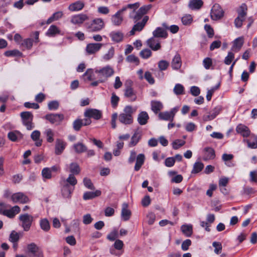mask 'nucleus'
<instances>
[{"label": "nucleus", "instance_id": "obj_1", "mask_svg": "<svg viewBox=\"0 0 257 257\" xmlns=\"http://www.w3.org/2000/svg\"><path fill=\"white\" fill-rule=\"evenodd\" d=\"M135 111L131 105H126L124 107L123 111L119 115L117 113H114L111 116V124L113 128L116 127V120L118 117L119 121L124 125H131L133 123L134 118L133 114Z\"/></svg>", "mask_w": 257, "mask_h": 257}, {"label": "nucleus", "instance_id": "obj_2", "mask_svg": "<svg viewBox=\"0 0 257 257\" xmlns=\"http://www.w3.org/2000/svg\"><path fill=\"white\" fill-rule=\"evenodd\" d=\"M140 3L137 2L132 4H128L122 7L120 10L118 11L114 15H112L111 18V22L113 25L118 26L121 25L123 18L122 15L123 13L128 9H133L134 12L140 7Z\"/></svg>", "mask_w": 257, "mask_h": 257}, {"label": "nucleus", "instance_id": "obj_3", "mask_svg": "<svg viewBox=\"0 0 257 257\" xmlns=\"http://www.w3.org/2000/svg\"><path fill=\"white\" fill-rule=\"evenodd\" d=\"M94 73L97 78H99L100 82H104L114 74V71L111 66L107 65L100 69H95Z\"/></svg>", "mask_w": 257, "mask_h": 257}, {"label": "nucleus", "instance_id": "obj_4", "mask_svg": "<svg viewBox=\"0 0 257 257\" xmlns=\"http://www.w3.org/2000/svg\"><path fill=\"white\" fill-rule=\"evenodd\" d=\"M23 124L26 126L28 131H31L35 127L33 122V115L30 111H23L20 113Z\"/></svg>", "mask_w": 257, "mask_h": 257}, {"label": "nucleus", "instance_id": "obj_5", "mask_svg": "<svg viewBox=\"0 0 257 257\" xmlns=\"http://www.w3.org/2000/svg\"><path fill=\"white\" fill-rule=\"evenodd\" d=\"M26 252L29 257H44L42 249L34 242L27 244Z\"/></svg>", "mask_w": 257, "mask_h": 257}, {"label": "nucleus", "instance_id": "obj_6", "mask_svg": "<svg viewBox=\"0 0 257 257\" xmlns=\"http://www.w3.org/2000/svg\"><path fill=\"white\" fill-rule=\"evenodd\" d=\"M86 27L89 32H98L104 28V23L102 19L96 18L94 19L90 23L86 24Z\"/></svg>", "mask_w": 257, "mask_h": 257}, {"label": "nucleus", "instance_id": "obj_7", "mask_svg": "<svg viewBox=\"0 0 257 257\" xmlns=\"http://www.w3.org/2000/svg\"><path fill=\"white\" fill-rule=\"evenodd\" d=\"M151 8L152 6L151 5L142 6L138 10L134 16H133L132 13H131L130 18L133 19L134 23H136L142 19H143Z\"/></svg>", "mask_w": 257, "mask_h": 257}, {"label": "nucleus", "instance_id": "obj_8", "mask_svg": "<svg viewBox=\"0 0 257 257\" xmlns=\"http://www.w3.org/2000/svg\"><path fill=\"white\" fill-rule=\"evenodd\" d=\"M224 16V11L221 6L218 4H215L210 12L211 19L213 21L220 20Z\"/></svg>", "mask_w": 257, "mask_h": 257}, {"label": "nucleus", "instance_id": "obj_9", "mask_svg": "<svg viewBox=\"0 0 257 257\" xmlns=\"http://www.w3.org/2000/svg\"><path fill=\"white\" fill-rule=\"evenodd\" d=\"M241 10L238 13V17L234 20L235 26L237 28H240L242 25V22L244 21L246 16L247 8L245 5H242L240 7Z\"/></svg>", "mask_w": 257, "mask_h": 257}, {"label": "nucleus", "instance_id": "obj_10", "mask_svg": "<svg viewBox=\"0 0 257 257\" xmlns=\"http://www.w3.org/2000/svg\"><path fill=\"white\" fill-rule=\"evenodd\" d=\"M45 118L52 124H59L64 118L63 114L50 113L45 116Z\"/></svg>", "mask_w": 257, "mask_h": 257}, {"label": "nucleus", "instance_id": "obj_11", "mask_svg": "<svg viewBox=\"0 0 257 257\" xmlns=\"http://www.w3.org/2000/svg\"><path fill=\"white\" fill-rule=\"evenodd\" d=\"M20 220L22 222V226L25 231H28L31 226L33 217L28 214H22L19 216Z\"/></svg>", "mask_w": 257, "mask_h": 257}, {"label": "nucleus", "instance_id": "obj_12", "mask_svg": "<svg viewBox=\"0 0 257 257\" xmlns=\"http://www.w3.org/2000/svg\"><path fill=\"white\" fill-rule=\"evenodd\" d=\"M103 44L99 43H90L86 45L85 51L87 54L93 55L98 52Z\"/></svg>", "mask_w": 257, "mask_h": 257}, {"label": "nucleus", "instance_id": "obj_13", "mask_svg": "<svg viewBox=\"0 0 257 257\" xmlns=\"http://www.w3.org/2000/svg\"><path fill=\"white\" fill-rule=\"evenodd\" d=\"M148 20L149 17L145 16L143 17V19L141 22L138 21L136 22V24L133 26L132 29L130 32V35H134L136 31H141L144 28Z\"/></svg>", "mask_w": 257, "mask_h": 257}, {"label": "nucleus", "instance_id": "obj_14", "mask_svg": "<svg viewBox=\"0 0 257 257\" xmlns=\"http://www.w3.org/2000/svg\"><path fill=\"white\" fill-rule=\"evenodd\" d=\"M84 115L86 117L92 118L96 120L99 119L102 116L101 111L94 108L87 109L84 113Z\"/></svg>", "mask_w": 257, "mask_h": 257}, {"label": "nucleus", "instance_id": "obj_15", "mask_svg": "<svg viewBox=\"0 0 257 257\" xmlns=\"http://www.w3.org/2000/svg\"><path fill=\"white\" fill-rule=\"evenodd\" d=\"M11 199L14 203H26L29 201V198L22 192L13 194L11 196Z\"/></svg>", "mask_w": 257, "mask_h": 257}, {"label": "nucleus", "instance_id": "obj_16", "mask_svg": "<svg viewBox=\"0 0 257 257\" xmlns=\"http://www.w3.org/2000/svg\"><path fill=\"white\" fill-rule=\"evenodd\" d=\"M148 46L153 51H158L161 48L160 41L154 36L147 41Z\"/></svg>", "mask_w": 257, "mask_h": 257}, {"label": "nucleus", "instance_id": "obj_17", "mask_svg": "<svg viewBox=\"0 0 257 257\" xmlns=\"http://www.w3.org/2000/svg\"><path fill=\"white\" fill-rule=\"evenodd\" d=\"M88 19V17L86 15L80 14L73 16L71 19V22L74 24H81Z\"/></svg>", "mask_w": 257, "mask_h": 257}, {"label": "nucleus", "instance_id": "obj_18", "mask_svg": "<svg viewBox=\"0 0 257 257\" xmlns=\"http://www.w3.org/2000/svg\"><path fill=\"white\" fill-rule=\"evenodd\" d=\"M66 143L61 139H57L55 152L56 155H60L65 148Z\"/></svg>", "mask_w": 257, "mask_h": 257}, {"label": "nucleus", "instance_id": "obj_19", "mask_svg": "<svg viewBox=\"0 0 257 257\" xmlns=\"http://www.w3.org/2000/svg\"><path fill=\"white\" fill-rule=\"evenodd\" d=\"M23 137V134L18 131H11L8 134V138L12 142H17L22 139Z\"/></svg>", "mask_w": 257, "mask_h": 257}, {"label": "nucleus", "instance_id": "obj_20", "mask_svg": "<svg viewBox=\"0 0 257 257\" xmlns=\"http://www.w3.org/2000/svg\"><path fill=\"white\" fill-rule=\"evenodd\" d=\"M149 116L146 111H141L139 113L137 117L138 123L142 125H145L147 123Z\"/></svg>", "mask_w": 257, "mask_h": 257}, {"label": "nucleus", "instance_id": "obj_21", "mask_svg": "<svg viewBox=\"0 0 257 257\" xmlns=\"http://www.w3.org/2000/svg\"><path fill=\"white\" fill-rule=\"evenodd\" d=\"M153 35L154 37L157 38H166L168 36L167 31L163 29V28L158 27L153 32Z\"/></svg>", "mask_w": 257, "mask_h": 257}, {"label": "nucleus", "instance_id": "obj_22", "mask_svg": "<svg viewBox=\"0 0 257 257\" xmlns=\"http://www.w3.org/2000/svg\"><path fill=\"white\" fill-rule=\"evenodd\" d=\"M73 188H72L68 184H64L61 189L62 195L65 198H71Z\"/></svg>", "mask_w": 257, "mask_h": 257}, {"label": "nucleus", "instance_id": "obj_23", "mask_svg": "<svg viewBox=\"0 0 257 257\" xmlns=\"http://www.w3.org/2000/svg\"><path fill=\"white\" fill-rule=\"evenodd\" d=\"M182 65V61L180 55L177 53L173 58L171 66L174 70L179 69Z\"/></svg>", "mask_w": 257, "mask_h": 257}, {"label": "nucleus", "instance_id": "obj_24", "mask_svg": "<svg viewBox=\"0 0 257 257\" xmlns=\"http://www.w3.org/2000/svg\"><path fill=\"white\" fill-rule=\"evenodd\" d=\"M131 215V211L128 209V204L126 203H124L122 206V210L121 215L122 219L124 221L128 220Z\"/></svg>", "mask_w": 257, "mask_h": 257}, {"label": "nucleus", "instance_id": "obj_25", "mask_svg": "<svg viewBox=\"0 0 257 257\" xmlns=\"http://www.w3.org/2000/svg\"><path fill=\"white\" fill-rule=\"evenodd\" d=\"M236 131L243 137H247L250 135L249 128L246 125L242 124H238L236 127Z\"/></svg>", "mask_w": 257, "mask_h": 257}, {"label": "nucleus", "instance_id": "obj_26", "mask_svg": "<svg viewBox=\"0 0 257 257\" xmlns=\"http://www.w3.org/2000/svg\"><path fill=\"white\" fill-rule=\"evenodd\" d=\"M152 110L156 114L160 112L163 108L162 103L158 100H152L151 101Z\"/></svg>", "mask_w": 257, "mask_h": 257}, {"label": "nucleus", "instance_id": "obj_27", "mask_svg": "<svg viewBox=\"0 0 257 257\" xmlns=\"http://www.w3.org/2000/svg\"><path fill=\"white\" fill-rule=\"evenodd\" d=\"M20 208L16 205L10 209H6L4 215L9 218H13L16 214L20 212Z\"/></svg>", "mask_w": 257, "mask_h": 257}, {"label": "nucleus", "instance_id": "obj_28", "mask_svg": "<svg viewBox=\"0 0 257 257\" xmlns=\"http://www.w3.org/2000/svg\"><path fill=\"white\" fill-rule=\"evenodd\" d=\"M100 190H96L94 192L87 191L84 193L83 198L84 200H87L93 199L96 197H98L101 195Z\"/></svg>", "mask_w": 257, "mask_h": 257}, {"label": "nucleus", "instance_id": "obj_29", "mask_svg": "<svg viewBox=\"0 0 257 257\" xmlns=\"http://www.w3.org/2000/svg\"><path fill=\"white\" fill-rule=\"evenodd\" d=\"M145 157L143 154H139L136 158V163L134 169L136 171H138L144 164L145 162Z\"/></svg>", "mask_w": 257, "mask_h": 257}, {"label": "nucleus", "instance_id": "obj_30", "mask_svg": "<svg viewBox=\"0 0 257 257\" xmlns=\"http://www.w3.org/2000/svg\"><path fill=\"white\" fill-rule=\"evenodd\" d=\"M203 5V2L202 0H190L188 7L191 10H199Z\"/></svg>", "mask_w": 257, "mask_h": 257}, {"label": "nucleus", "instance_id": "obj_31", "mask_svg": "<svg viewBox=\"0 0 257 257\" xmlns=\"http://www.w3.org/2000/svg\"><path fill=\"white\" fill-rule=\"evenodd\" d=\"M40 131L36 130L33 131L31 135V139L35 142V145L37 147L42 145V140L40 139Z\"/></svg>", "mask_w": 257, "mask_h": 257}, {"label": "nucleus", "instance_id": "obj_32", "mask_svg": "<svg viewBox=\"0 0 257 257\" xmlns=\"http://www.w3.org/2000/svg\"><path fill=\"white\" fill-rule=\"evenodd\" d=\"M109 36L112 40L116 43L121 41L123 37V34L119 31L112 32L110 33Z\"/></svg>", "mask_w": 257, "mask_h": 257}, {"label": "nucleus", "instance_id": "obj_33", "mask_svg": "<svg viewBox=\"0 0 257 257\" xmlns=\"http://www.w3.org/2000/svg\"><path fill=\"white\" fill-rule=\"evenodd\" d=\"M205 155L204 157V160L213 159L215 158V151L211 148H206L204 149Z\"/></svg>", "mask_w": 257, "mask_h": 257}, {"label": "nucleus", "instance_id": "obj_34", "mask_svg": "<svg viewBox=\"0 0 257 257\" xmlns=\"http://www.w3.org/2000/svg\"><path fill=\"white\" fill-rule=\"evenodd\" d=\"M84 6V4L81 1H77L71 4L69 7V10L71 11H78L81 10Z\"/></svg>", "mask_w": 257, "mask_h": 257}, {"label": "nucleus", "instance_id": "obj_35", "mask_svg": "<svg viewBox=\"0 0 257 257\" xmlns=\"http://www.w3.org/2000/svg\"><path fill=\"white\" fill-rule=\"evenodd\" d=\"M125 96L131 99L132 101L136 100L137 96L134 91L133 89L131 87H127L124 92Z\"/></svg>", "mask_w": 257, "mask_h": 257}, {"label": "nucleus", "instance_id": "obj_36", "mask_svg": "<svg viewBox=\"0 0 257 257\" xmlns=\"http://www.w3.org/2000/svg\"><path fill=\"white\" fill-rule=\"evenodd\" d=\"M243 44L242 37H239L234 41L232 50L237 52L240 50Z\"/></svg>", "mask_w": 257, "mask_h": 257}, {"label": "nucleus", "instance_id": "obj_37", "mask_svg": "<svg viewBox=\"0 0 257 257\" xmlns=\"http://www.w3.org/2000/svg\"><path fill=\"white\" fill-rule=\"evenodd\" d=\"M141 137V136L139 132H135L128 144L129 147H132L136 146L140 140Z\"/></svg>", "mask_w": 257, "mask_h": 257}, {"label": "nucleus", "instance_id": "obj_38", "mask_svg": "<svg viewBox=\"0 0 257 257\" xmlns=\"http://www.w3.org/2000/svg\"><path fill=\"white\" fill-rule=\"evenodd\" d=\"M60 33V31L58 28L55 25H51L49 29L48 30L46 35L49 37H53L56 34H59Z\"/></svg>", "mask_w": 257, "mask_h": 257}, {"label": "nucleus", "instance_id": "obj_39", "mask_svg": "<svg viewBox=\"0 0 257 257\" xmlns=\"http://www.w3.org/2000/svg\"><path fill=\"white\" fill-rule=\"evenodd\" d=\"M73 147L75 152L78 154L83 153L87 150V147L82 143H77L75 144Z\"/></svg>", "mask_w": 257, "mask_h": 257}, {"label": "nucleus", "instance_id": "obj_40", "mask_svg": "<svg viewBox=\"0 0 257 257\" xmlns=\"http://www.w3.org/2000/svg\"><path fill=\"white\" fill-rule=\"evenodd\" d=\"M69 172L71 173L70 174H73L74 175H78L80 172V169L76 163H72L69 166Z\"/></svg>", "mask_w": 257, "mask_h": 257}, {"label": "nucleus", "instance_id": "obj_41", "mask_svg": "<svg viewBox=\"0 0 257 257\" xmlns=\"http://www.w3.org/2000/svg\"><path fill=\"white\" fill-rule=\"evenodd\" d=\"M40 226L41 228L45 232L48 231L50 229L49 222L46 218L41 219L40 220Z\"/></svg>", "mask_w": 257, "mask_h": 257}, {"label": "nucleus", "instance_id": "obj_42", "mask_svg": "<svg viewBox=\"0 0 257 257\" xmlns=\"http://www.w3.org/2000/svg\"><path fill=\"white\" fill-rule=\"evenodd\" d=\"M77 183V179L73 174H69L68 177L64 181V184H68L69 186H74Z\"/></svg>", "mask_w": 257, "mask_h": 257}, {"label": "nucleus", "instance_id": "obj_43", "mask_svg": "<svg viewBox=\"0 0 257 257\" xmlns=\"http://www.w3.org/2000/svg\"><path fill=\"white\" fill-rule=\"evenodd\" d=\"M159 117L160 119L165 120L173 121V118L171 116L169 111H164L160 112L159 114Z\"/></svg>", "mask_w": 257, "mask_h": 257}, {"label": "nucleus", "instance_id": "obj_44", "mask_svg": "<svg viewBox=\"0 0 257 257\" xmlns=\"http://www.w3.org/2000/svg\"><path fill=\"white\" fill-rule=\"evenodd\" d=\"M173 91L177 95L184 94L185 93L184 87L181 84H176L173 89Z\"/></svg>", "mask_w": 257, "mask_h": 257}, {"label": "nucleus", "instance_id": "obj_45", "mask_svg": "<svg viewBox=\"0 0 257 257\" xmlns=\"http://www.w3.org/2000/svg\"><path fill=\"white\" fill-rule=\"evenodd\" d=\"M181 230L187 236H190L192 233V226L191 225H183Z\"/></svg>", "mask_w": 257, "mask_h": 257}, {"label": "nucleus", "instance_id": "obj_46", "mask_svg": "<svg viewBox=\"0 0 257 257\" xmlns=\"http://www.w3.org/2000/svg\"><path fill=\"white\" fill-rule=\"evenodd\" d=\"M20 233L13 230L10 235L9 240L12 242H18L20 239Z\"/></svg>", "mask_w": 257, "mask_h": 257}, {"label": "nucleus", "instance_id": "obj_47", "mask_svg": "<svg viewBox=\"0 0 257 257\" xmlns=\"http://www.w3.org/2000/svg\"><path fill=\"white\" fill-rule=\"evenodd\" d=\"M204 165L200 162H196L193 166V169L192 171V173H197L200 172L203 168Z\"/></svg>", "mask_w": 257, "mask_h": 257}, {"label": "nucleus", "instance_id": "obj_48", "mask_svg": "<svg viewBox=\"0 0 257 257\" xmlns=\"http://www.w3.org/2000/svg\"><path fill=\"white\" fill-rule=\"evenodd\" d=\"M114 55V49L111 47L108 51L107 53L104 54L103 56V59L105 61H108L111 59Z\"/></svg>", "mask_w": 257, "mask_h": 257}, {"label": "nucleus", "instance_id": "obj_49", "mask_svg": "<svg viewBox=\"0 0 257 257\" xmlns=\"http://www.w3.org/2000/svg\"><path fill=\"white\" fill-rule=\"evenodd\" d=\"M44 134L46 135L47 137V141L49 143H52L54 141V133L53 131L50 128L47 129L45 132Z\"/></svg>", "mask_w": 257, "mask_h": 257}, {"label": "nucleus", "instance_id": "obj_50", "mask_svg": "<svg viewBox=\"0 0 257 257\" xmlns=\"http://www.w3.org/2000/svg\"><path fill=\"white\" fill-rule=\"evenodd\" d=\"M152 52L149 49H144L140 52V56L143 59H148L152 55Z\"/></svg>", "mask_w": 257, "mask_h": 257}, {"label": "nucleus", "instance_id": "obj_51", "mask_svg": "<svg viewBox=\"0 0 257 257\" xmlns=\"http://www.w3.org/2000/svg\"><path fill=\"white\" fill-rule=\"evenodd\" d=\"M59 106V103L56 100L50 101L48 104V107L50 110H55L58 108Z\"/></svg>", "mask_w": 257, "mask_h": 257}, {"label": "nucleus", "instance_id": "obj_52", "mask_svg": "<svg viewBox=\"0 0 257 257\" xmlns=\"http://www.w3.org/2000/svg\"><path fill=\"white\" fill-rule=\"evenodd\" d=\"M51 170L48 168H44L42 171V175L44 178L49 179L52 177Z\"/></svg>", "mask_w": 257, "mask_h": 257}, {"label": "nucleus", "instance_id": "obj_53", "mask_svg": "<svg viewBox=\"0 0 257 257\" xmlns=\"http://www.w3.org/2000/svg\"><path fill=\"white\" fill-rule=\"evenodd\" d=\"M83 125V120L80 119H77L74 121L73 123V127L76 131L80 130L82 126Z\"/></svg>", "mask_w": 257, "mask_h": 257}, {"label": "nucleus", "instance_id": "obj_54", "mask_svg": "<svg viewBox=\"0 0 257 257\" xmlns=\"http://www.w3.org/2000/svg\"><path fill=\"white\" fill-rule=\"evenodd\" d=\"M192 21V17L190 15H186L182 18V22L184 25H190Z\"/></svg>", "mask_w": 257, "mask_h": 257}, {"label": "nucleus", "instance_id": "obj_55", "mask_svg": "<svg viewBox=\"0 0 257 257\" xmlns=\"http://www.w3.org/2000/svg\"><path fill=\"white\" fill-rule=\"evenodd\" d=\"M185 144V141L181 140H176L172 143V147L174 149H178Z\"/></svg>", "mask_w": 257, "mask_h": 257}, {"label": "nucleus", "instance_id": "obj_56", "mask_svg": "<svg viewBox=\"0 0 257 257\" xmlns=\"http://www.w3.org/2000/svg\"><path fill=\"white\" fill-rule=\"evenodd\" d=\"M33 43V40L32 39L28 38L23 40L22 45L28 49H30Z\"/></svg>", "mask_w": 257, "mask_h": 257}, {"label": "nucleus", "instance_id": "obj_57", "mask_svg": "<svg viewBox=\"0 0 257 257\" xmlns=\"http://www.w3.org/2000/svg\"><path fill=\"white\" fill-rule=\"evenodd\" d=\"M219 86H220V83H219L216 86L212 87L211 89H210V90H208L207 91V95H206V99L208 101H210L211 100L213 93H214L215 90L218 89V88L219 87Z\"/></svg>", "mask_w": 257, "mask_h": 257}, {"label": "nucleus", "instance_id": "obj_58", "mask_svg": "<svg viewBox=\"0 0 257 257\" xmlns=\"http://www.w3.org/2000/svg\"><path fill=\"white\" fill-rule=\"evenodd\" d=\"M84 185L89 189L94 190L95 189L90 179L84 178L83 179Z\"/></svg>", "mask_w": 257, "mask_h": 257}, {"label": "nucleus", "instance_id": "obj_59", "mask_svg": "<svg viewBox=\"0 0 257 257\" xmlns=\"http://www.w3.org/2000/svg\"><path fill=\"white\" fill-rule=\"evenodd\" d=\"M126 60L127 62L130 63H135L136 64V65H139L140 63L139 58L137 56L133 54L128 55L126 57Z\"/></svg>", "mask_w": 257, "mask_h": 257}, {"label": "nucleus", "instance_id": "obj_60", "mask_svg": "<svg viewBox=\"0 0 257 257\" xmlns=\"http://www.w3.org/2000/svg\"><path fill=\"white\" fill-rule=\"evenodd\" d=\"M169 65V63L166 60H161L158 63V67L161 71L167 69Z\"/></svg>", "mask_w": 257, "mask_h": 257}, {"label": "nucleus", "instance_id": "obj_61", "mask_svg": "<svg viewBox=\"0 0 257 257\" xmlns=\"http://www.w3.org/2000/svg\"><path fill=\"white\" fill-rule=\"evenodd\" d=\"M213 246L215 248L214 252L216 254L220 253L222 250V245L219 242L214 241L212 243Z\"/></svg>", "mask_w": 257, "mask_h": 257}, {"label": "nucleus", "instance_id": "obj_62", "mask_svg": "<svg viewBox=\"0 0 257 257\" xmlns=\"http://www.w3.org/2000/svg\"><path fill=\"white\" fill-rule=\"evenodd\" d=\"M234 58V54L231 52H228L227 56L225 58L224 63L226 65H229L231 63Z\"/></svg>", "mask_w": 257, "mask_h": 257}, {"label": "nucleus", "instance_id": "obj_63", "mask_svg": "<svg viewBox=\"0 0 257 257\" xmlns=\"http://www.w3.org/2000/svg\"><path fill=\"white\" fill-rule=\"evenodd\" d=\"M144 78L151 84H153L155 83V80L153 77L151 73L149 71L145 72Z\"/></svg>", "mask_w": 257, "mask_h": 257}, {"label": "nucleus", "instance_id": "obj_64", "mask_svg": "<svg viewBox=\"0 0 257 257\" xmlns=\"http://www.w3.org/2000/svg\"><path fill=\"white\" fill-rule=\"evenodd\" d=\"M93 220L90 214H86L83 215L82 221L84 224L87 225L90 224Z\"/></svg>", "mask_w": 257, "mask_h": 257}]
</instances>
